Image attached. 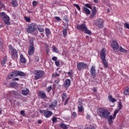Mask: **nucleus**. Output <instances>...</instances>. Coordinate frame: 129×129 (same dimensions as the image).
<instances>
[{"label": "nucleus", "mask_w": 129, "mask_h": 129, "mask_svg": "<svg viewBox=\"0 0 129 129\" xmlns=\"http://www.w3.org/2000/svg\"><path fill=\"white\" fill-rule=\"evenodd\" d=\"M62 34H63V37H66V36H67V34H68V31L67 30V29L66 28H64L62 30Z\"/></svg>", "instance_id": "30"}, {"label": "nucleus", "mask_w": 129, "mask_h": 129, "mask_svg": "<svg viewBox=\"0 0 129 129\" xmlns=\"http://www.w3.org/2000/svg\"><path fill=\"white\" fill-rule=\"evenodd\" d=\"M77 29L80 31H82V32H85V34H87L90 36L92 35V33L88 28L87 26L85 24H79L77 25Z\"/></svg>", "instance_id": "3"}, {"label": "nucleus", "mask_w": 129, "mask_h": 129, "mask_svg": "<svg viewBox=\"0 0 129 129\" xmlns=\"http://www.w3.org/2000/svg\"><path fill=\"white\" fill-rule=\"evenodd\" d=\"M11 5L13 8H17L18 7V2H17V1L16 0H13L11 2Z\"/></svg>", "instance_id": "24"}, {"label": "nucleus", "mask_w": 129, "mask_h": 129, "mask_svg": "<svg viewBox=\"0 0 129 129\" xmlns=\"http://www.w3.org/2000/svg\"><path fill=\"white\" fill-rule=\"evenodd\" d=\"M111 47H112L114 52H116L118 50V48H119V45H118L117 41L113 40L111 43Z\"/></svg>", "instance_id": "12"}, {"label": "nucleus", "mask_w": 129, "mask_h": 129, "mask_svg": "<svg viewBox=\"0 0 129 129\" xmlns=\"http://www.w3.org/2000/svg\"><path fill=\"white\" fill-rule=\"evenodd\" d=\"M74 7H75L78 11H81L80 7L78 4H74Z\"/></svg>", "instance_id": "39"}, {"label": "nucleus", "mask_w": 129, "mask_h": 129, "mask_svg": "<svg viewBox=\"0 0 129 129\" xmlns=\"http://www.w3.org/2000/svg\"><path fill=\"white\" fill-rule=\"evenodd\" d=\"M96 13H97V10L96 9V7H94L93 8V10L92 11V14L91 15V17L93 18L95 15H96Z\"/></svg>", "instance_id": "21"}, {"label": "nucleus", "mask_w": 129, "mask_h": 129, "mask_svg": "<svg viewBox=\"0 0 129 129\" xmlns=\"http://www.w3.org/2000/svg\"><path fill=\"white\" fill-rule=\"evenodd\" d=\"M97 112L101 118H105V119H107L108 122L109 115H110V112H109L108 110L104 108H99L97 110Z\"/></svg>", "instance_id": "1"}, {"label": "nucleus", "mask_w": 129, "mask_h": 129, "mask_svg": "<svg viewBox=\"0 0 129 129\" xmlns=\"http://www.w3.org/2000/svg\"><path fill=\"white\" fill-rule=\"evenodd\" d=\"M37 30V25L35 23H31L29 26L26 29V32L29 34H32L33 32L36 31Z\"/></svg>", "instance_id": "6"}, {"label": "nucleus", "mask_w": 129, "mask_h": 129, "mask_svg": "<svg viewBox=\"0 0 129 129\" xmlns=\"http://www.w3.org/2000/svg\"><path fill=\"white\" fill-rule=\"evenodd\" d=\"M60 76V74H58V73L55 72L54 74H52V77L53 78H55V77H59Z\"/></svg>", "instance_id": "36"}, {"label": "nucleus", "mask_w": 129, "mask_h": 129, "mask_svg": "<svg viewBox=\"0 0 129 129\" xmlns=\"http://www.w3.org/2000/svg\"><path fill=\"white\" fill-rule=\"evenodd\" d=\"M34 74L35 75L34 78L35 80H38L44 77V75H45V72L43 71L35 70Z\"/></svg>", "instance_id": "5"}, {"label": "nucleus", "mask_w": 129, "mask_h": 129, "mask_svg": "<svg viewBox=\"0 0 129 129\" xmlns=\"http://www.w3.org/2000/svg\"><path fill=\"white\" fill-rule=\"evenodd\" d=\"M85 8H88V9H90V10H92V7H91V6L89 4H85Z\"/></svg>", "instance_id": "37"}, {"label": "nucleus", "mask_w": 129, "mask_h": 129, "mask_svg": "<svg viewBox=\"0 0 129 129\" xmlns=\"http://www.w3.org/2000/svg\"><path fill=\"white\" fill-rule=\"evenodd\" d=\"M108 99L109 100V101H110L111 102H116V99H115V98H112V96L110 95L108 96Z\"/></svg>", "instance_id": "29"}, {"label": "nucleus", "mask_w": 129, "mask_h": 129, "mask_svg": "<svg viewBox=\"0 0 129 129\" xmlns=\"http://www.w3.org/2000/svg\"><path fill=\"white\" fill-rule=\"evenodd\" d=\"M124 95H129V88H127L123 92Z\"/></svg>", "instance_id": "34"}, {"label": "nucleus", "mask_w": 129, "mask_h": 129, "mask_svg": "<svg viewBox=\"0 0 129 129\" xmlns=\"http://www.w3.org/2000/svg\"><path fill=\"white\" fill-rule=\"evenodd\" d=\"M10 86L12 88H15V87H17V86H18V83L16 82H12L10 83Z\"/></svg>", "instance_id": "23"}, {"label": "nucleus", "mask_w": 129, "mask_h": 129, "mask_svg": "<svg viewBox=\"0 0 129 129\" xmlns=\"http://www.w3.org/2000/svg\"><path fill=\"white\" fill-rule=\"evenodd\" d=\"M10 21H11V19L10 18V17H9V16L3 19V21L6 25H11V22H10Z\"/></svg>", "instance_id": "19"}, {"label": "nucleus", "mask_w": 129, "mask_h": 129, "mask_svg": "<svg viewBox=\"0 0 129 129\" xmlns=\"http://www.w3.org/2000/svg\"><path fill=\"white\" fill-rule=\"evenodd\" d=\"M85 129H94V126H91V127H87L85 128Z\"/></svg>", "instance_id": "57"}, {"label": "nucleus", "mask_w": 129, "mask_h": 129, "mask_svg": "<svg viewBox=\"0 0 129 129\" xmlns=\"http://www.w3.org/2000/svg\"><path fill=\"white\" fill-rule=\"evenodd\" d=\"M72 116L74 118H75V117H77V113H76V112H73L72 114Z\"/></svg>", "instance_id": "38"}, {"label": "nucleus", "mask_w": 129, "mask_h": 129, "mask_svg": "<svg viewBox=\"0 0 129 129\" xmlns=\"http://www.w3.org/2000/svg\"><path fill=\"white\" fill-rule=\"evenodd\" d=\"M86 118H87V119H90V118H91L90 115L87 114L86 116Z\"/></svg>", "instance_id": "60"}, {"label": "nucleus", "mask_w": 129, "mask_h": 129, "mask_svg": "<svg viewBox=\"0 0 129 129\" xmlns=\"http://www.w3.org/2000/svg\"><path fill=\"white\" fill-rule=\"evenodd\" d=\"M124 26L125 27V28H126V29H129V24L127 23H125L124 24Z\"/></svg>", "instance_id": "52"}, {"label": "nucleus", "mask_w": 129, "mask_h": 129, "mask_svg": "<svg viewBox=\"0 0 129 129\" xmlns=\"http://www.w3.org/2000/svg\"><path fill=\"white\" fill-rule=\"evenodd\" d=\"M38 123H39V124L41 123V120H38Z\"/></svg>", "instance_id": "63"}, {"label": "nucleus", "mask_w": 129, "mask_h": 129, "mask_svg": "<svg viewBox=\"0 0 129 129\" xmlns=\"http://www.w3.org/2000/svg\"><path fill=\"white\" fill-rule=\"evenodd\" d=\"M121 106H122L121 102L120 101L119 102L118 106L119 110H121Z\"/></svg>", "instance_id": "46"}, {"label": "nucleus", "mask_w": 129, "mask_h": 129, "mask_svg": "<svg viewBox=\"0 0 129 129\" xmlns=\"http://www.w3.org/2000/svg\"><path fill=\"white\" fill-rule=\"evenodd\" d=\"M54 82H55V83H58V82H60V80H59V79L58 78H57V80H55L54 81Z\"/></svg>", "instance_id": "61"}, {"label": "nucleus", "mask_w": 129, "mask_h": 129, "mask_svg": "<svg viewBox=\"0 0 129 129\" xmlns=\"http://www.w3.org/2000/svg\"><path fill=\"white\" fill-rule=\"evenodd\" d=\"M21 94L22 95H24V96H27V95H29L30 94V90L29 89H26V90H23L21 91Z\"/></svg>", "instance_id": "20"}, {"label": "nucleus", "mask_w": 129, "mask_h": 129, "mask_svg": "<svg viewBox=\"0 0 129 129\" xmlns=\"http://www.w3.org/2000/svg\"><path fill=\"white\" fill-rule=\"evenodd\" d=\"M94 3H95V4H97L98 3V0H94Z\"/></svg>", "instance_id": "62"}, {"label": "nucleus", "mask_w": 129, "mask_h": 129, "mask_svg": "<svg viewBox=\"0 0 129 129\" xmlns=\"http://www.w3.org/2000/svg\"><path fill=\"white\" fill-rule=\"evenodd\" d=\"M68 74L69 76H70V77H71V76H72V72H69L68 73Z\"/></svg>", "instance_id": "59"}, {"label": "nucleus", "mask_w": 129, "mask_h": 129, "mask_svg": "<svg viewBox=\"0 0 129 129\" xmlns=\"http://www.w3.org/2000/svg\"><path fill=\"white\" fill-rule=\"evenodd\" d=\"M79 105L78 107V109L79 112H82L83 111L84 109H83V102H82V100H80L78 102Z\"/></svg>", "instance_id": "16"}, {"label": "nucleus", "mask_w": 129, "mask_h": 129, "mask_svg": "<svg viewBox=\"0 0 129 129\" xmlns=\"http://www.w3.org/2000/svg\"><path fill=\"white\" fill-rule=\"evenodd\" d=\"M0 6H1L0 9H3L4 11H6V5L4 4H1Z\"/></svg>", "instance_id": "40"}, {"label": "nucleus", "mask_w": 129, "mask_h": 129, "mask_svg": "<svg viewBox=\"0 0 129 129\" xmlns=\"http://www.w3.org/2000/svg\"><path fill=\"white\" fill-rule=\"evenodd\" d=\"M71 85V80L70 79H66L63 83V87L66 89L69 88V87Z\"/></svg>", "instance_id": "17"}, {"label": "nucleus", "mask_w": 129, "mask_h": 129, "mask_svg": "<svg viewBox=\"0 0 129 129\" xmlns=\"http://www.w3.org/2000/svg\"><path fill=\"white\" fill-rule=\"evenodd\" d=\"M49 51L50 50H49V49H46V52H47V54H48V53H49Z\"/></svg>", "instance_id": "64"}, {"label": "nucleus", "mask_w": 129, "mask_h": 129, "mask_svg": "<svg viewBox=\"0 0 129 129\" xmlns=\"http://www.w3.org/2000/svg\"><path fill=\"white\" fill-rule=\"evenodd\" d=\"M106 49L103 48L100 51V59L103 63L104 68H108V63L106 61Z\"/></svg>", "instance_id": "2"}, {"label": "nucleus", "mask_w": 129, "mask_h": 129, "mask_svg": "<svg viewBox=\"0 0 129 129\" xmlns=\"http://www.w3.org/2000/svg\"><path fill=\"white\" fill-rule=\"evenodd\" d=\"M9 124L11 125V124H14V121L10 120L8 122Z\"/></svg>", "instance_id": "58"}, {"label": "nucleus", "mask_w": 129, "mask_h": 129, "mask_svg": "<svg viewBox=\"0 0 129 129\" xmlns=\"http://www.w3.org/2000/svg\"><path fill=\"white\" fill-rule=\"evenodd\" d=\"M104 25V20L103 19L98 18L96 22V26L99 29H102Z\"/></svg>", "instance_id": "11"}, {"label": "nucleus", "mask_w": 129, "mask_h": 129, "mask_svg": "<svg viewBox=\"0 0 129 129\" xmlns=\"http://www.w3.org/2000/svg\"><path fill=\"white\" fill-rule=\"evenodd\" d=\"M55 64L57 67H59V66H60V62H59V61H55Z\"/></svg>", "instance_id": "50"}, {"label": "nucleus", "mask_w": 129, "mask_h": 129, "mask_svg": "<svg viewBox=\"0 0 129 129\" xmlns=\"http://www.w3.org/2000/svg\"><path fill=\"white\" fill-rule=\"evenodd\" d=\"M115 116H116V114L114 113L113 114V116L111 115H109V119H108V124L109 125H111L112 123H113V119H114L115 118Z\"/></svg>", "instance_id": "15"}, {"label": "nucleus", "mask_w": 129, "mask_h": 129, "mask_svg": "<svg viewBox=\"0 0 129 129\" xmlns=\"http://www.w3.org/2000/svg\"><path fill=\"white\" fill-rule=\"evenodd\" d=\"M37 28L38 30V32H39L40 33H44L45 30L42 28V26H41L40 25H37Z\"/></svg>", "instance_id": "27"}, {"label": "nucleus", "mask_w": 129, "mask_h": 129, "mask_svg": "<svg viewBox=\"0 0 129 129\" xmlns=\"http://www.w3.org/2000/svg\"><path fill=\"white\" fill-rule=\"evenodd\" d=\"M52 122H57V118L56 117H53L52 119Z\"/></svg>", "instance_id": "51"}, {"label": "nucleus", "mask_w": 129, "mask_h": 129, "mask_svg": "<svg viewBox=\"0 0 129 129\" xmlns=\"http://www.w3.org/2000/svg\"><path fill=\"white\" fill-rule=\"evenodd\" d=\"M83 10L84 12H85V13H86V15H90V14H91L90 10H89V9H87V8L84 7L83 8Z\"/></svg>", "instance_id": "26"}, {"label": "nucleus", "mask_w": 129, "mask_h": 129, "mask_svg": "<svg viewBox=\"0 0 129 129\" xmlns=\"http://www.w3.org/2000/svg\"><path fill=\"white\" fill-rule=\"evenodd\" d=\"M77 68L79 71H81L84 69H87L88 67V65L84 63L83 62H80L77 63Z\"/></svg>", "instance_id": "9"}, {"label": "nucleus", "mask_w": 129, "mask_h": 129, "mask_svg": "<svg viewBox=\"0 0 129 129\" xmlns=\"http://www.w3.org/2000/svg\"><path fill=\"white\" fill-rule=\"evenodd\" d=\"M26 75L25 73L21 72L20 71H14L11 73L8 76V79H12L14 77H17V76H20L21 77H24Z\"/></svg>", "instance_id": "4"}, {"label": "nucleus", "mask_w": 129, "mask_h": 129, "mask_svg": "<svg viewBox=\"0 0 129 129\" xmlns=\"http://www.w3.org/2000/svg\"><path fill=\"white\" fill-rule=\"evenodd\" d=\"M66 97H67V94L66 93H63L62 95V101H64L65 99H66Z\"/></svg>", "instance_id": "35"}, {"label": "nucleus", "mask_w": 129, "mask_h": 129, "mask_svg": "<svg viewBox=\"0 0 129 129\" xmlns=\"http://www.w3.org/2000/svg\"><path fill=\"white\" fill-rule=\"evenodd\" d=\"M93 91V92H97V87H94Z\"/></svg>", "instance_id": "54"}, {"label": "nucleus", "mask_w": 129, "mask_h": 129, "mask_svg": "<svg viewBox=\"0 0 129 129\" xmlns=\"http://www.w3.org/2000/svg\"><path fill=\"white\" fill-rule=\"evenodd\" d=\"M25 20L26 22H28V23L29 22H31V18H30V17H25Z\"/></svg>", "instance_id": "45"}, {"label": "nucleus", "mask_w": 129, "mask_h": 129, "mask_svg": "<svg viewBox=\"0 0 129 129\" xmlns=\"http://www.w3.org/2000/svg\"><path fill=\"white\" fill-rule=\"evenodd\" d=\"M53 52H55V53H59V50H58V48L56 47H54L53 48Z\"/></svg>", "instance_id": "42"}, {"label": "nucleus", "mask_w": 129, "mask_h": 129, "mask_svg": "<svg viewBox=\"0 0 129 129\" xmlns=\"http://www.w3.org/2000/svg\"><path fill=\"white\" fill-rule=\"evenodd\" d=\"M52 61H56L57 60V58L56 56H53V57H52Z\"/></svg>", "instance_id": "53"}, {"label": "nucleus", "mask_w": 129, "mask_h": 129, "mask_svg": "<svg viewBox=\"0 0 129 129\" xmlns=\"http://www.w3.org/2000/svg\"><path fill=\"white\" fill-rule=\"evenodd\" d=\"M90 72L91 73V76L93 78L96 77V70H95V66H92L91 68Z\"/></svg>", "instance_id": "13"}, {"label": "nucleus", "mask_w": 129, "mask_h": 129, "mask_svg": "<svg viewBox=\"0 0 129 129\" xmlns=\"http://www.w3.org/2000/svg\"><path fill=\"white\" fill-rule=\"evenodd\" d=\"M59 126L61 127V128L67 129L68 127H67V125L65 124L64 123H61L60 124Z\"/></svg>", "instance_id": "33"}, {"label": "nucleus", "mask_w": 129, "mask_h": 129, "mask_svg": "<svg viewBox=\"0 0 129 129\" xmlns=\"http://www.w3.org/2000/svg\"><path fill=\"white\" fill-rule=\"evenodd\" d=\"M20 79L18 78H15L12 80V81H19Z\"/></svg>", "instance_id": "55"}, {"label": "nucleus", "mask_w": 129, "mask_h": 129, "mask_svg": "<svg viewBox=\"0 0 129 129\" xmlns=\"http://www.w3.org/2000/svg\"><path fill=\"white\" fill-rule=\"evenodd\" d=\"M40 60V57L36 56L35 58V61L36 63H39V61Z\"/></svg>", "instance_id": "43"}, {"label": "nucleus", "mask_w": 129, "mask_h": 129, "mask_svg": "<svg viewBox=\"0 0 129 129\" xmlns=\"http://www.w3.org/2000/svg\"><path fill=\"white\" fill-rule=\"evenodd\" d=\"M69 100H70V97H69L68 98H67L66 99V100L65 101L64 105H66V104H67L68 103V102L69 101Z\"/></svg>", "instance_id": "49"}, {"label": "nucleus", "mask_w": 129, "mask_h": 129, "mask_svg": "<svg viewBox=\"0 0 129 129\" xmlns=\"http://www.w3.org/2000/svg\"><path fill=\"white\" fill-rule=\"evenodd\" d=\"M38 96L41 99H47V94H46V92L44 91H39Z\"/></svg>", "instance_id": "14"}, {"label": "nucleus", "mask_w": 129, "mask_h": 129, "mask_svg": "<svg viewBox=\"0 0 129 129\" xmlns=\"http://www.w3.org/2000/svg\"><path fill=\"white\" fill-rule=\"evenodd\" d=\"M58 104V102H57V100H54L49 105V108H52V110H54L55 109V107L57 106V105Z\"/></svg>", "instance_id": "18"}, {"label": "nucleus", "mask_w": 129, "mask_h": 129, "mask_svg": "<svg viewBox=\"0 0 129 129\" xmlns=\"http://www.w3.org/2000/svg\"><path fill=\"white\" fill-rule=\"evenodd\" d=\"M8 16V15H7V14H6V13L5 12L0 13V18H1V19H3V20L4 19L7 18V17Z\"/></svg>", "instance_id": "25"}, {"label": "nucleus", "mask_w": 129, "mask_h": 129, "mask_svg": "<svg viewBox=\"0 0 129 129\" xmlns=\"http://www.w3.org/2000/svg\"><path fill=\"white\" fill-rule=\"evenodd\" d=\"M37 5H38V3L37 2V1H33L32 2L33 7H37Z\"/></svg>", "instance_id": "41"}, {"label": "nucleus", "mask_w": 129, "mask_h": 129, "mask_svg": "<svg viewBox=\"0 0 129 129\" xmlns=\"http://www.w3.org/2000/svg\"><path fill=\"white\" fill-rule=\"evenodd\" d=\"M46 90L47 91V92L49 93L52 90V87L48 86Z\"/></svg>", "instance_id": "44"}, {"label": "nucleus", "mask_w": 129, "mask_h": 129, "mask_svg": "<svg viewBox=\"0 0 129 129\" xmlns=\"http://www.w3.org/2000/svg\"><path fill=\"white\" fill-rule=\"evenodd\" d=\"M9 49L11 52V57L13 59H15V58H18V51L17 49L13 48V46L9 47Z\"/></svg>", "instance_id": "10"}, {"label": "nucleus", "mask_w": 129, "mask_h": 129, "mask_svg": "<svg viewBox=\"0 0 129 129\" xmlns=\"http://www.w3.org/2000/svg\"><path fill=\"white\" fill-rule=\"evenodd\" d=\"M45 33L47 37H49V35L51 34V31L50 30V29H45Z\"/></svg>", "instance_id": "32"}, {"label": "nucleus", "mask_w": 129, "mask_h": 129, "mask_svg": "<svg viewBox=\"0 0 129 129\" xmlns=\"http://www.w3.org/2000/svg\"><path fill=\"white\" fill-rule=\"evenodd\" d=\"M20 62H21V63L23 64H26L27 62V60L23 54L20 55Z\"/></svg>", "instance_id": "22"}, {"label": "nucleus", "mask_w": 129, "mask_h": 129, "mask_svg": "<svg viewBox=\"0 0 129 129\" xmlns=\"http://www.w3.org/2000/svg\"><path fill=\"white\" fill-rule=\"evenodd\" d=\"M120 110H119V109H118L117 110H115V111L114 112V113H115V114H117V113H118V112Z\"/></svg>", "instance_id": "56"}, {"label": "nucleus", "mask_w": 129, "mask_h": 129, "mask_svg": "<svg viewBox=\"0 0 129 129\" xmlns=\"http://www.w3.org/2000/svg\"><path fill=\"white\" fill-rule=\"evenodd\" d=\"M119 51L120 52H121V53H127L128 52V51H127V50H126L125 49L122 48V47H120L119 48Z\"/></svg>", "instance_id": "31"}, {"label": "nucleus", "mask_w": 129, "mask_h": 129, "mask_svg": "<svg viewBox=\"0 0 129 129\" xmlns=\"http://www.w3.org/2000/svg\"><path fill=\"white\" fill-rule=\"evenodd\" d=\"M20 113L21 115H23V116H26V113L25 111H21Z\"/></svg>", "instance_id": "48"}, {"label": "nucleus", "mask_w": 129, "mask_h": 129, "mask_svg": "<svg viewBox=\"0 0 129 129\" xmlns=\"http://www.w3.org/2000/svg\"><path fill=\"white\" fill-rule=\"evenodd\" d=\"M55 19L56 21H58V22H61L62 21V19H61L59 17H55Z\"/></svg>", "instance_id": "47"}, {"label": "nucleus", "mask_w": 129, "mask_h": 129, "mask_svg": "<svg viewBox=\"0 0 129 129\" xmlns=\"http://www.w3.org/2000/svg\"><path fill=\"white\" fill-rule=\"evenodd\" d=\"M29 48L28 51V54L29 55V56H32L34 55V53H35V46L34 45V42L33 41L30 40L29 41Z\"/></svg>", "instance_id": "7"}, {"label": "nucleus", "mask_w": 129, "mask_h": 129, "mask_svg": "<svg viewBox=\"0 0 129 129\" xmlns=\"http://www.w3.org/2000/svg\"><path fill=\"white\" fill-rule=\"evenodd\" d=\"M7 60H8V57L7 56H4L1 62L2 65H5L7 63Z\"/></svg>", "instance_id": "28"}, {"label": "nucleus", "mask_w": 129, "mask_h": 129, "mask_svg": "<svg viewBox=\"0 0 129 129\" xmlns=\"http://www.w3.org/2000/svg\"><path fill=\"white\" fill-rule=\"evenodd\" d=\"M40 113H43L46 118H49L50 116H51L53 114V112L51 111L47 110H40L39 111Z\"/></svg>", "instance_id": "8"}]
</instances>
